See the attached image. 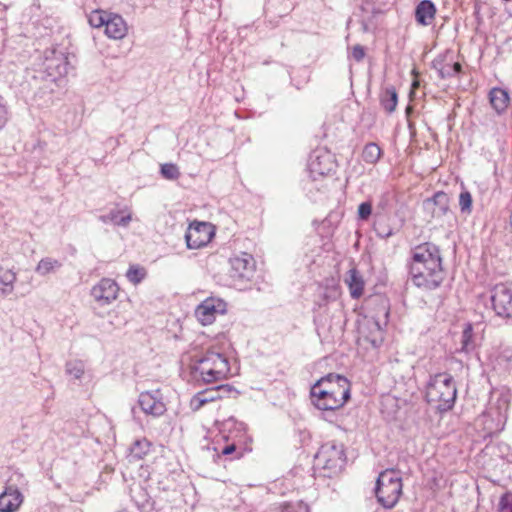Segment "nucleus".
Returning a JSON list of instances; mask_svg holds the SVG:
<instances>
[{"label": "nucleus", "mask_w": 512, "mask_h": 512, "mask_svg": "<svg viewBox=\"0 0 512 512\" xmlns=\"http://www.w3.org/2000/svg\"><path fill=\"white\" fill-rule=\"evenodd\" d=\"M410 255L407 265L412 283L425 290L439 288L446 277L439 247L425 242L412 248Z\"/></svg>", "instance_id": "obj_1"}, {"label": "nucleus", "mask_w": 512, "mask_h": 512, "mask_svg": "<svg viewBox=\"0 0 512 512\" xmlns=\"http://www.w3.org/2000/svg\"><path fill=\"white\" fill-rule=\"evenodd\" d=\"M130 497L140 512H179L184 507L182 494L176 489L152 488L141 483L130 486Z\"/></svg>", "instance_id": "obj_2"}, {"label": "nucleus", "mask_w": 512, "mask_h": 512, "mask_svg": "<svg viewBox=\"0 0 512 512\" xmlns=\"http://www.w3.org/2000/svg\"><path fill=\"white\" fill-rule=\"evenodd\" d=\"M229 374V360L220 348L215 346L195 356L190 365L191 380L200 385L222 381Z\"/></svg>", "instance_id": "obj_3"}, {"label": "nucleus", "mask_w": 512, "mask_h": 512, "mask_svg": "<svg viewBox=\"0 0 512 512\" xmlns=\"http://www.w3.org/2000/svg\"><path fill=\"white\" fill-rule=\"evenodd\" d=\"M510 401L511 393L509 389L501 388L491 392L488 406L479 419L487 434L492 435L504 429Z\"/></svg>", "instance_id": "obj_4"}, {"label": "nucleus", "mask_w": 512, "mask_h": 512, "mask_svg": "<svg viewBox=\"0 0 512 512\" xmlns=\"http://www.w3.org/2000/svg\"><path fill=\"white\" fill-rule=\"evenodd\" d=\"M457 396L454 378L448 373L430 376L426 387V400L440 412L453 408Z\"/></svg>", "instance_id": "obj_5"}, {"label": "nucleus", "mask_w": 512, "mask_h": 512, "mask_svg": "<svg viewBox=\"0 0 512 512\" xmlns=\"http://www.w3.org/2000/svg\"><path fill=\"white\" fill-rule=\"evenodd\" d=\"M346 462L344 446L334 441L324 443L314 457V468L323 471L324 477L337 475Z\"/></svg>", "instance_id": "obj_6"}, {"label": "nucleus", "mask_w": 512, "mask_h": 512, "mask_svg": "<svg viewBox=\"0 0 512 512\" xmlns=\"http://www.w3.org/2000/svg\"><path fill=\"white\" fill-rule=\"evenodd\" d=\"M402 493V479L395 470L381 472L376 481L375 495L378 502L387 509L393 508Z\"/></svg>", "instance_id": "obj_7"}, {"label": "nucleus", "mask_w": 512, "mask_h": 512, "mask_svg": "<svg viewBox=\"0 0 512 512\" xmlns=\"http://www.w3.org/2000/svg\"><path fill=\"white\" fill-rule=\"evenodd\" d=\"M26 484V479L17 470L11 471L5 482L4 490L0 493V512H17L24 501L20 487Z\"/></svg>", "instance_id": "obj_8"}, {"label": "nucleus", "mask_w": 512, "mask_h": 512, "mask_svg": "<svg viewBox=\"0 0 512 512\" xmlns=\"http://www.w3.org/2000/svg\"><path fill=\"white\" fill-rule=\"evenodd\" d=\"M245 429V424L237 421L234 417H229L223 421L220 432L227 444L221 448V455H233L232 458H240L242 456V451L238 443L242 441L245 435Z\"/></svg>", "instance_id": "obj_9"}, {"label": "nucleus", "mask_w": 512, "mask_h": 512, "mask_svg": "<svg viewBox=\"0 0 512 512\" xmlns=\"http://www.w3.org/2000/svg\"><path fill=\"white\" fill-rule=\"evenodd\" d=\"M229 275L235 285L245 287L250 283L256 273V262L251 254L242 252L230 258Z\"/></svg>", "instance_id": "obj_10"}, {"label": "nucleus", "mask_w": 512, "mask_h": 512, "mask_svg": "<svg viewBox=\"0 0 512 512\" xmlns=\"http://www.w3.org/2000/svg\"><path fill=\"white\" fill-rule=\"evenodd\" d=\"M335 156L325 148L315 149L309 157L308 171L313 180L328 176L336 171Z\"/></svg>", "instance_id": "obj_11"}, {"label": "nucleus", "mask_w": 512, "mask_h": 512, "mask_svg": "<svg viewBox=\"0 0 512 512\" xmlns=\"http://www.w3.org/2000/svg\"><path fill=\"white\" fill-rule=\"evenodd\" d=\"M491 302L498 316L512 318V283L496 284L491 291Z\"/></svg>", "instance_id": "obj_12"}, {"label": "nucleus", "mask_w": 512, "mask_h": 512, "mask_svg": "<svg viewBox=\"0 0 512 512\" xmlns=\"http://www.w3.org/2000/svg\"><path fill=\"white\" fill-rule=\"evenodd\" d=\"M138 405L143 413L154 418L162 416L167 411L160 389L141 392L138 396Z\"/></svg>", "instance_id": "obj_13"}, {"label": "nucleus", "mask_w": 512, "mask_h": 512, "mask_svg": "<svg viewBox=\"0 0 512 512\" xmlns=\"http://www.w3.org/2000/svg\"><path fill=\"white\" fill-rule=\"evenodd\" d=\"M318 388H311L310 396L314 406L323 411H333L342 408L349 400V397H342L339 391H320Z\"/></svg>", "instance_id": "obj_14"}, {"label": "nucleus", "mask_w": 512, "mask_h": 512, "mask_svg": "<svg viewBox=\"0 0 512 512\" xmlns=\"http://www.w3.org/2000/svg\"><path fill=\"white\" fill-rule=\"evenodd\" d=\"M382 311L384 320L376 319L374 316L366 317L365 328L368 332L362 331L365 340H367L374 348H378L384 341V326L387 324L389 310L386 303H382Z\"/></svg>", "instance_id": "obj_15"}, {"label": "nucleus", "mask_w": 512, "mask_h": 512, "mask_svg": "<svg viewBox=\"0 0 512 512\" xmlns=\"http://www.w3.org/2000/svg\"><path fill=\"white\" fill-rule=\"evenodd\" d=\"M227 304L220 298L209 297L195 309V316L202 325L211 324L218 314L226 312Z\"/></svg>", "instance_id": "obj_16"}, {"label": "nucleus", "mask_w": 512, "mask_h": 512, "mask_svg": "<svg viewBox=\"0 0 512 512\" xmlns=\"http://www.w3.org/2000/svg\"><path fill=\"white\" fill-rule=\"evenodd\" d=\"M233 391H235L234 388L228 384L213 386L195 394L191 399V406L194 410H198L206 403L226 397Z\"/></svg>", "instance_id": "obj_17"}, {"label": "nucleus", "mask_w": 512, "mask_h": 512, "mask_svg": "<svg viewBox=\"0 0 512 512\" xmlns=\"http://www.w3.org/2000/svg\"><path fill=\"white\" fill-rule=\"evenodd\" d=\"M311 388H318L320 391H339L342 397L350 398V382L339 374L330 373L319 379Z\"/></svg>", "instance_id": "obj_18"}, {"label": "nucleus", "mask_w": 512, "mask_h": 512, "mask_svg": "<svg viewBox=\"0 0 512 512\" xmlns=\"http://www.w3.org/2000/svg\"><path fill=\"white\" fill-rule=\"evenodd\" d=\"M119 292L118 284L109 278L101 279L91 289V296L100 305H108L116 300Z\"/></svg>", "instance_id": "obj_19"}, {"label": "nucleus", "mask_w": 512, "mask_h": 512, "mask_svg": "<svg viewBox=\"0 0 512 512\" xmlns=\"http://www.w3.org/2000/svg\"><path fill=\"white\" fill-rule=\"evenodd\" d=\"M213 236L211 227L206 223L190 225L186 234V244L189 249H198L210 242Z\"/></svg>", "instance_id": "obj_20"}, {"label": "nucleus", "mask_w": 512, "mask_h": 512, "mask_svg": "<svg viewBox=\"0 0 512 512\" xmlns=\"http://www.w3.org/2000/svg\"><path fill=\"white\" fill-rule=\"evenodd\" d=\"M432 67L437 70L442 79L451 78L461 73L462 66L459 62H454L453 53L446 51L438 55L432 62Z\"/></svg>", "instance_id": "obj_21"}, {"label": "nucleus", "mask_w": 512, "mask_h": 512, "mask_svg": "<svg viewBox=\"0 0 512 512\" xmlns=\"http://www.w3.org/2000/svg\"><path fill=\"white\" fill-rule=\"evenodd\" d=\"M424 206L431 211L433 218L440 219L450 211V197L447 193L438 191L431 198L424 201Z\"/></svg>", "instance_id": "obj_22"}, {"label": "nucleus", "mask_w": 512, "mask_h": 512, "mask_svg": "<svg viewBox=\"0 0 512 512\" xmlns=\"http://www.w3.org/2000/svg\"><path fill=\"white\" fill-rule=\"evenodd\" d=\"M104 32L107 37L119 40L126 36L128 27L122 16L110 13L109 18H107Z\"/></svg>", "instance_id": "obj_23"}, {"label": "nucleus", "mask_w": 512, "mask_h": 512, "mask_svg": "<svg viewBox=\"0 0 512 512\" xmlns=\"http://www.w3.org/2000/svg\"><path fill=\"white\" fill-rule=\"evenodd\" d=\"M436 14L435 4L431 0H422L415 8V19L418 24L428 26L432 24Z\"/></svg>", "instance_id": "obj_24"}, {"label": "nucleus", "mask_w": 512, "mask_h": 512, "mask_svg": "<svg viewBox=\"0 0 512 512\" xmlns=\"http://www.w3.org/2000/svg\"><path fill=\"white\" fill-rule=\"evenodd\" d=\"M98 219L104 224L126 227L131 221V213L127 209H111L107 214L100 215Z\"/></svg>", "instance_id": "obj_25"}, {"label": "nucleus", "mask_w": 512, "mask_h": 512, "mask_svg": "<svg viewBox=\"0 0 512 512\" xmlns=\"http://www.w3.org/2000/svg\"><path fill=\"white\" fill-rule=\"evenodd\" d=\"M345 283L348 285L350 295L354 299L362 296L364 291V281L360 273L356 269H350L345 278Z\"/></svg>", "instance_id": "obj_26"}, {"label": "nucleus", "mask_w": 512, "mask_h": 512, "mask_svg": "<svg viewBox=\"0 0 512 512\" xmlns=\"http://www.w3.org/2000/svg\"><path fill=\"white\" fill-rule=\"evenodd\" d=\"M489 100L493 109L501 114L508 106L509 95L504 89L492 88L489 92Z\"/></svg>", "instance_id": "obj_27"}, {"label": "nucleus", "mask_w": 512, "mask_h": 512, "mask_svg": "<svg viewBox=\"0 0 512 512\" xmlns=\"http://www.w3.org/2000/svg\"><path fill=\"white\" fill-rule=\"evenodd\" d=\"M90 474H95L93 463L91 461L83 458L80 464L78 462L74 463L73 475L75 481L84 482L87 484V480L91 478Z\"/></svg>", "instance_id": "obj_28"}, {"label": "nucleus", "mask_w": 512, "mask_h": 512, "mask_svg": "<svg viewBox=\"0 0 512 512\" xmlns=\"http://www.w3.org/2000/svg\"><path fill=\"white\" fill-rule=\"evenodd\" d=\"M16 273L11 269L0 267V296L6 297L14 290Z\"/></svg>", "instance_id": "obj_29"}, {"label": "nucleus", "mask_w": 512, "mask_h": 512, "mask_svg": "<svg viewBox=\"0 0 512 512\" xmlns=\"http://www.w3.org/2000/svg\"><path fill=\"white\" fill-rule=\"evenodd\" d=\"M461 347L459 352L470 354L476 349V341L473 333V326L471 323H466L461 335Z\"/></svg>", "instance_id": "obj_30"}, {"label": "nucleus", "mask_w": 512, "mask_h": 512, "mask_svg": "<svg viewBox=\"0 0 512 512\" xmlns=\"http://www.w3.org/2000/svg\"><path fill=\"white\" fill-rule=\"evenodd\" d=\"M380 102L384 110L388 113L395 111L398 103V95L393 86H388L381 94Z\"/></svg>", "instance_id": "obj_31"}, {"label": "nucleus", "mask_w": 512, "mask_h": 512, "mask_svg": "<svg viewBox=\"0 0 512 512\" xmlns=\"http://www.w3.org/2000/svg\"><path fill=\"white\" fill-rule=\"evenodd\" d=\"M62 263L50 257L43 258L36 267V272L42 276L60 270Z\"/></svg>", "instance_id": "obj_32"}, {"label": "nucleus", "mask_w": 512, "mask_h": 512, "mask_svg": "<svg viewBox=\"0 0 512 512\" xmlns=\"http://www.w3.org/2000/svg\"><path fill=\"white\" fill-rule=\"evenodd\" d=\"M382 150L378 144L370 142L364 146L362 152L363 160L368 164H375L381 157Z\"/></svg>", "instance_id": "obj_33"}, {"label": "nucleus", "mask_w": 512, "mask_h": 512, "mask_svg": "<svg viewBox=\"0 0 512 512\" xmlns=\"http://www.w3.org/2000/svg\"><path fill=\"white\" fill-rule=\"evenodd\" d=\"M150 450V443L146 439L136 440L130 447V456L142 459Z\"/></svg>", "instance_id": "obj_34"}, {"label": "nucleus", "mask_w": 512, "mask_h": 512, "mask_svg": "<svg viewBox=\"0 0 512 512\" xmlns=\"http://www.w3.org/2000/svg\"><path fill=\"white\" fill-rule=\"evenodd\" d=\"M147 275V271L144 267L138 265H132L126 272V277L134 285L141 283Z\"/></svg>", "instance_id": "obj_35"}, {"label": "nucleus", "mask_w": 512, "mask_h": 512, "mask_svg": "<svg viewBox=\"0 0 512 512\" xmlns=\"http://www.w3.org/2000/svg\"><path fill=\"white\" fill-rule=\"evenodd\" d=\"M80 380L85 375V364L81 360H74L66 363V375Z\"/></svg>", "instance_id": "obj_36"}, {"label": "nucleus", "mask_w": 512, "mask_h": 512, "mask_svg": "<svg viewBox=\"0 0 512 512\" xmlns=\"http://www.w3.org/2000/svg\"><path fill=\"white\" fill-rule=\"evenodd\" d=\"M109 14L103 10H94L88 16V22L91 27L101 28L106 25L107 18H109Z\"/></svg>", "instance_id": "obj_37"}, {"label": "nucleus", "mask_w": 512, "mask_h": 512, "mask_svg": "<svg viewBox=\"0 0 512 512\" xmlns=\"http://www.w3.org/2000/svg\"><path fill=\"white\" fill-rule=\"evenodd\" d=\"M267 512H310L309 507L302 501L295 503H285L284 505L271 509Z\"/></svg>", "instance_id": "obj_38"}, {"label": "nucleus", "mask_w": 512, "mask_h": 512, "mask_svg": "<svg viewBox=\"0 0 512 512\" xmlns=\"http://www.w3.org/2000/svg\"><path fill=\"white\" fill-rule=\"evenodd\" d=\"M160 173L167 180H176L180 177V171L176 164L165 163L161 165Z\"/></svg>", "instance_id": "obj_39"}, {"label": "nucleus", "mask_w": 512, "mask_h": 512, "mask_svg": "<svg viewBox=\"0 0 512 512\" xmlns=\"http://www.w3.org/2000/svg\"><path fill=\"white\" fill-rule=\"evenodd\" d=\"M459 206L462 213L470 214L472 211V195L469 191L463 190L459 195Z\"/></svg>", "instance_id": "obj_40"}, {"label": "nucleus", "mask_w": 512, "mask_h": 512, "mask_svg": "<svg viewBox=\"0 0 512 512\" xmlns=\"http://www.w3.org/2000/svg\"><path fill=\"white\" fill-rule=\"evenodd\" d=\"M500 512H512V493H505L499 501Z\"/></svg>", "instance_id": "obj_41"}, {"label": "nucleus", "mask_w": 512, "mask_h": 512, "mask_svg": "<svg viewBox=\"0 0 512 512\" xmlns=\"http://www.w3.org/2000/svg\"><path fill=\"white\" fill-rule=\"evenodd\" d=\"M372 213V205L370 202H362L358 206V216L361 220H367Z\"/></svg>", "instance_id": "obj_42"}, {"label": "nucleus", "mask_w": 512, "mask_h": 512, "mask_svg": "<svg viewBox=\"0 0 512 512\" xmlns=\"http://www.w3.org/2000/svg\"><path fill=\"white\" fill-rule=\"evenodd\" d=\"M365 54V48L359 44L353 46L351 50V57L357 62H361L364 59Z\"/></svg>", "instance_id": "obj_43"}, {"label": "nucleus", "mask_w": 512, "mask_h": 512, "mask_svg": "<svg viewBox=\"0 0 512 512\" xmlns=\"http://www.w3.org/2000/svg\"><path fill=\"white\" fill-rule=\"evenodd\" d=\"M499 359L502 362L507 363V365L512 367V347L504 348L499 355Z\"/></svg>", "instance_id": "obj_44"}, {"label": "nucleus", "mask_w": 512, "mask_h": 512, "mask_svg": "<svg viewBox=\"0 0 512 512\" xmlns=\"http://www.w3.org/2000/svg\"><path fill=\"white\" fill-rule=\"evenodd\" d=\"M375 231H376L377 235L382 238H388L393 234L392 229L380 227L377 224H375Z\"/></svg>", "instance_id": "obj_45"}, {"label": "nucleus", "mask_w": 512, "mask_h": 512, "mask_svg": "<svg viewBox=\"0 0 512 512\" xmlns=\"http://www.w3.org/2000/svg\"><path fill=\"white\" fill-rule=\"evenodd\" d=\"M76 63H77V59H76L75 54L66 52V62H65L66 74L68 73V67L70 66L71 68L74 69L76 66Z\"/></svg>", "instance_id": "obj_46"}, {"label": "nucleus", "mask_w": 512, "mask_h": 512, "mask_svg": "<svg viewBox=\"0 0 512 512\" xmlns=\"http://www.w3.org/2000/svg\"><path fill=\"white\" fill-rule=\"evenodd\" d=\"M72 425L73 424L71 423L70 426H72ZM71 429L73 430L72 435L75 437H80V436L84 435L85 430H86L84 425H76L75 427H71Z\"/></svg>", "instance_id": "obj_47"}, {"label": "nucleus", "mask_w": 512, "mask_h": 512, "mask_svg": "<svg viewBox=\"0 0 512 512\" xmlns=\"http://www.w3.org/2000/svg\"><path fill=\"white\" fill-rule=\"evenodd\" d=\"M7 122L6 110L0 105V129L4 127Z\"/></svg>", "instance_id": "obj_48"}]
</instances>
